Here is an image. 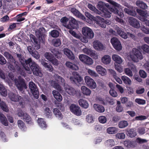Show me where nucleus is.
<instances>
[{"label": "nucleus", "mask_w": 149, "mask_h": 149, "mask_svg": "<svg viewBox=\"0 0 149 149\" xmlns=\"http://www.w3.org/2000/svg\"><path fill=\"white\" fill-rule=\"evenodd\" d=\"M105 102H106V104H109L110 105H113L114 104L113 98L112 97H107L105 98Z\"/></svg>", "instance_id": "49"}, {"label": "nucleus", "mask_w": 149, "mask_h": 149, "mask_svg": "<svg viewBox=\"0 0 149 149\" xmlns=\"http://www.w3.org/2000/svg\"><path fill=\"white\" fill-rule=\"evenodd\" d=\"M52 94L54 97L58 102H61L62 100V97L60 93L56 90L52 91Z\"/></svg>", "instance_id": "24"}, {"label": "nucleus", "mask_w": 149, "mask_h": 149, "mask_svg": "<svg viewBox=\"0 0 149 149\" xmlns=\"http://www.w3.org/2000/svg\"><path fill=\"white\" fill-rule=\"evenodd\" d=\"M45 114L48 118H50L51 117L52 113L49 108H46L45 110Z\"/></svg>", "instance_id": "52"}, {"label": "nucleus", "mask_w": 149, "mask_h": 149, "mask_svg": "<svg viewBox=\"0 0 149 149\" xmlns=\"http://www.w3.org/2000/svg\"><path fill=\"white\" fill-rule=\"evenodd\" d=\"M64 53L70 59L74 60L75 58L74 54L71 51L67 48L64 49Z\"/></svg>", "instance_id": "21"}, {"label": "nucleus", "mask_w": 149, "mask_h": 149, "mask_svg": "<svg viewBox=\"0 0 149 149\" xmlns=\"http://www.w3.org/2000/svg\"><path fill=\"white\" fill-rule=\"evenodd\" d=\"M93 63V60L92 58L88 56L86 58L84 63L88 65H92Z\"/></svg>", "instance_id": "56"}, {"label": "nucleus", "mask_w": 149, "mask_h": 149, "mask_svg": "<svg viewBox=\"0 0 149 149\" xmlns=\"http://www.w3.org/2000/svg\"><path fill=\"white\" fill-rule=\"evenodd\" d=\"M86 120L88 123H92L93 121L92 115L91 114H88L86 117Z\"/></svg>", "instance_id": "61"}, {"label": "nucleus", "mask_w": 149, "mask_h": 149, "mask_svg": "<svg viewBox=\"0 0 149 149\" xmlns=\"http://www.w3.org/2000/svg\"><path fill=\"white\" fill-rule=\"evenodd\" d=\"M64 89L65 92L70 96H73L77 93L76 91L73 87L67 84L64 85Z\"/></svg>", "instance_id": "12"}, {"label": "nucleus", "mask_w": 149, "mask_h": 149, "mask_svg": "<svg viewBox=\"0 0 149 149\" xmlns=\"http://www.w3.org/2000/svg\"><path fill=\"white\" fill-rule=\"evenodd\" d=\"M14 81L16 86L20 91H22L23 88H26L27 86L24 80L21 76H19L18 79H15Z\"/></svg>", "instance_id": "3"}, {"label": "nucleus", "mask_w": 149, "mask_h": 149, "mask_svg": "<svg viewBox=\"0 0 149 149\" xmlns=\"http://www.w3.org/2000/svg\"><path fill=\"white\" fill-rule=\"evenodd\" d=\"M70 11L73 14L77 17L79 18L84 20L86 18L85 16L75 8H71Z\"/></svg>", "instance_id": "16"}, {"label": "nucleus", "mask_w": 149, "mask_h": 149, "mask_svg": "<svg viewBox=\"0 0 149 149\" xmlns=\"http://www.w3.org/2000/svg\"><path fill=\"white\" fill-rule=\"evenodd\" d=\"M0 120L1 123L4 126H8V123L7 118L2 113H0Z\"/></svg>", "instance_id": "25"}, {"label": "nucleus", "mask_w": 149, "mask_h": 149, "mask_svg": "<svg viewBox=\"0 0 149 149\" xmlns=\"http://www.w3.org/2000/svg\"><path fill=\"white\" fill-rule=\"evenodd\" d=\"M17 125L19 127L22 131H25L27 129L24 123L21 120H19L17 121Z\"/></svg>", "instance_id": "26"}, {"label": "nucleus", "mask_w": 149, "mask_h": 149, "mask_svg": "<svg viewBox=\"0 0 149 149\" xmlns=\"http://www.w3.org/2000/svg\"><path fill=\"white\" fill-rule=\"evenodd\" d=\"M9 97L12 101L17 102L18 101V99H21V96L12 93L10 95Z\"/></svg>", "instance_id": "30"}, {"label": "nucleus", "mask_w": 149, "mask_h": 149, "mask_svg": "<svg viewBox=\"0 0 149 149\" xmlns=\"http://www.w3.org/2000/svg\"><path fill=\"white\" fill-rule=\"evenodd\" d=\"M136 102L139 104H144L146 103V101L139 98H136L135 100Z\"/></svg>", "instance_id": "59"}, {"label": "nucleus", "mask_w": 149, "mask_h": 149, "mask_svg": "<svg viewBox=\"0 0 149 149\" xmlns=\"http://www.w3.org/2000/svg\"><path fill=\"white\" fill-rule=\"evenodd\" d=\"M84 80L87 86L90 88L95 89L96 87L95 82L89 76H86L85 77Z\"/></svg>", "instance_id": "10"}, {"label": "nucleus", "mask_w": 149, "mask_h": 149, "mask_svg": "<svg viewBox=\"0 0 149 149\" xmlns=\"http://www.w3.org/2000/svg\"><path fill=\"white\" fill-rule=\"evenodd\" d=\"M42 64L45 68H47V70L50 72H52L53 70V68L50 64H48L44 61L41 62Z\"/></svg>", "instance_id": "40"}, {"label": "nucleus", "mask_w": 149, "mask_h": 149, "mask_svg": "<svg viewBox=\"0 0 149 149\" xmlns=\"http://www.w3.org/2000/svg\"><path fill=\"white\" fill-rule=\"evenodd\" d=\"M124 71L125 74L130 77H131L133 76L132 71L129 68H125L124 70Z\"/></svg>", "instance_id": "55"}, {"label": "nucleus", "mask_w": 149, "mask_h": 149, "mask_svg": "<svg viewBox=\"0 0 149 149\" xmlns=\"http://www.w3.org/2000/svg\"><path fill=\"white\" fill-rule=\"evenodd\" d=\"M110 42L114 48L116 50L120 51L122 49L120 41L116 38L113 37L111 39Z\"/></svg>", "instance_id": "8"}, {"label": "nucleus", "mask_w": 149, "mask_h": 149, "mask_svg": "<svg viewBox=\"0 0 149 149\" xmlns=\"http://www.w3.org/2000/svg\"><path fill=\"white\" fill-rule=\"evenodd\" d=\"M81 89L83 93L86 95H90L91 93V90L85 86H82Z\"/></svg>", "instance_id": "34"}, {"label": "nucleus", "mask_w": 149, "mask_h": 149, "mask_svg": "<svg viewBox=\"0 0 149 149\" xmlns=\"http://www.w3.org/2000/svg\"><path fill=\"white\" fill-rule=\"evenodd\" d=\"M126 133L127 136L131 138L135 137L136 134V131L133 129L127 130L126 131Z\"/></svg>", "instance_id": "32"}, {"label": "nucleus", "mask_w": 149, "mask_h": 149, "mask_svg": "<svg viewBox=\"0 0 149 149\" xmlns=\"http://www.w3.org/2000/svg\"><path fill=\"white\" fill-rule=\"evenodd\" d=\"M94 48L97 50L102 51L104 49V46L102 43L98 40H96L93 42Z\"/></svg>", "instance_id": "19"}, {"label": "nucleus", "mask_w": 149, "mask_h": 149, "mask_svg": "<svg viewBox=\"0 0 149 149\" xmlns=\"http://www.w3.org/2000/svg\"><path fill=\"white\" fill-rule=\"evenodd\" d=\"M111 58L110 56L108 55H105L101 58L102 62L105 64H108L111 62Z\"/></svg>", "instance_id": "29"}, {"label": "nucleus", "mask_w": 149, "mask_h": 149, "mask_svg": "<svg viewBox=\"0 0 149 149\" xmlns=\"http://www.w3.org/2000/svg\"><path fill=\"white\" fill-rule=\"evenodd\" d=\"M118 131V129L114 127H111L107 129V132L109 134H113L116 133Z\"/></svg>", "instance_id": "44"}, {"label": "nucleus", "mask_w": 149, "mask_h": 149, "mask_svg": "<svg viewBox=\"0 0 149 149\" xmlns=\"http://www.w3.org/2000/svg\"><path fill=\"white\" fill-rule=\"evenodd\" d=\"M129 21L131 26L135 28H139L140 27V24L138 21L135 18L130 17L129 19Z\"/></svg>", "instance_id": "18"}, {"label": "nucleus", "mask_w": 149, "mask_h": 149, "mask_svg": "<svg viewBox=\"0 0 149 149\" xmlns=\"http://www.w3.org/2000/svg\"><path fill=\"white\" fill-rule=\"evenodd\" d=\"M52 44L54 46L58 47L61 45V40L59 38L53 39L52 40Z\"/></svg>", "instance_id": "39"}, {"label": "nucleus", "mask_w": 149, "mask_h": 149, "mask_svg": "<svg viewBox=\"0 0 149 149\" xmlns=\"http://www.w3.org/2000/svg\"><path fill=\"white\" fill-rule=\"evenodd\" d=\"M38 122L40 127L42 128H45L47 127V125L44 119L39 118L38 120Z\"/></svg>", "instance_id": "35"}, {"label": "nucleus", "mask_w": 149, "mask_h": 149, "mask_svg": "<svg viewBox=\"0 0 149 149\" xmlns=\"http://www.w3.org/2000/svg\"><path fill=\"white\" fill-rule=\"evenodd\" d=\"M111 3L112 6L110 5L109 3H105L104 6L105 8V10L107 11L108 12L110 13V15L111 13H113V11H116V7L118 8L119 6V4L113 1H111Z\"/></svg>", "instance_id": "5"}, {"label": "nucleus", "mask_w": 149, "mask_h": 149, "mask_svg": "<svg viewBox=\"0 0 149 149\" xmlns=\"http://www.w3.org/2000/svg\"><path fill=\"white\" fill-rule=\"evenodd\" d=\"M0 107L3 111L6 112H8L9 109L8 107L5 102L3 101L0 102Z\"/></svg>", "instance_id": "43"}, {"label": "nucleus", "mask_w": 149, "mask_h": 149, "mask_svg": "<svg viewBox=\"0 0 149 149\" xmlns=\"http://www.w3.org/2000/svg\"><path fill=\"white\" fill-rule=\"evenodd\" d=\"M96 70L97 72L102 76L106 74L107 71L104 68L100 65H97L96 67Z\"/></svg>", "instance_id": "23"}, {"label": "nucleus", "mask_w": 149, "mask_h": 149, "mask_svg": "<svg viewBox=\"0 0 149 149\" xmlns=\"http://www.w3.org/2000/svg\"><path fill=\"white\" fill-rule=\"evenodd\" d=\"M136 11L142 17V19H140L141 21H145L147 14L146 11L142 10L140 9H137Z\"/></svg>", "instance_id": "22"}, {"label": "nucleus", "mask_w": 149, "mask_h": 149, "mask_svg": "<svg viewBox=\"0 0 149 149\" xmlns=\"http://www.w3.org/2000/svg\"><path fill=\"white\" fill-rule=\"evenodd\" d=\"M45 56L47 59L50 61L54 57L53 55L50 53L46 52L45 54Z\"/></svg>", "instance_id": "51"}, {"label": "nucleus", "mask_w": 149, "mask_h": 149, "mask_svg": "<svg viewBox=\"0 0 149 149\" xmlns=\"http://www.w3.org/2000/svg\"><path fill=\"white\" fill-rule=\"evenodd\" d=\"M128 125L127 122L125 120L120 121L118 124L119 127L120 128H123L127 127Z\"/></svg>", "instance_id": "46"}, {"label": "nucleus", "mask_w": 149, "mask_h": 149, "mask_svg": "<svg viewBox=\"0 0 149 149\" xmlns=\"http://www.w3.org/2000/svg\"><path fill=\"white\" fill-rule=\"evenodd\" d=\"M65 64L67 67L73 70H77L79 69V68L77 66L70 62L67 61Z\"/></svg>", "instance_id": "37"}, {"label": "nucleus", "mask_w": 149, "mask_h": 149, "mask_svg": "<svg viewBox=\"0 0 149 149\" xmlns=\"http://www.w3.org/2000/svg\"><path fill=\"white\" fill-rule=\"evenodd\" d=\"M70 109L71 112L77 116H80L81 114V109L77 105L72 104L70 107Z\"/></svg>", "instance_id": "9"}, {"label": "nucleus", "mask_w": 149, "mask_h": 149, "mask_svg": "<svg viewBox=\"0 0 149 149\" xmlns=\"http://www.w3.org/2000/svg\"><path fill=\"white\" fill-rule=\"evenodd\" d=\"M33 47H32L31 46H29L27 47V49L33 56L36 59H38L40 58L39 54L36 51V49H35L34 45H33Z\"/></svg>", "instance_id": "14"}, {"label": "nucleus", "mask_w": 149, "mask_h": 149, "mask_svg": "<svg viewBox=\"0 0 149 149\" xmlns=\"http://www.w3.org/2000/svg\"><path fill=\"white\" fill-rule=\"evenodd\" d=\"M50 35L53 38H56L59 36V32L57 30H54L51 31Z\"/></svg>", "instance_id": "50"}, {"label": "nucleus", "mask_w": 149, "mask_h": 149, "mask_svg": "<svg viewBox=\"0 0 149 149\" xmlns=\"http://www.w3.org/2000/svg\"><path fill=\"white\" fill-rule=\"evenodd\" d=\"M141 48L144 52L149 53V46L147 44H144L141 46Z\"/></svg>", "instance_id": "54"}, {"label": "nucleus", "mask_w": 149, "mask_h": 149, "mask_svg": "<svg viewBox=\"0 0 149 149\" xmlns=\"http://www.w3.org/2000/svg\"><path fill=\"white\" fill-rule=\"evenodd\" d=\"M30 37L31 41L34 43L35 49L37 50L39 49L40 47V42H38V40L32 34L30 35Z\"/></svg>", "instance_id": "15"}, {"label": "nucleus", "mask_w": 149, "mask_h": 149, "mask_svg": "<svg viewBox=\"0 0 149 149\" xmlns=\"http://www.w3.org/2000/svg\"><path fill=\"white\" fill-rule=\"evenodd\" d=\"M23 119L24 121L26 122L27 123L31 124L33 123L31 117L26 113H24V115L23 117Z\"/></svg>", "instance_id": "28"}, {"label": "nucleus", "mask_w": 149, "mask_h": 149, "mask_svg": "<svg viewBox=\"0 0 149 149\" xmlns=\"http://www.w3.org/2000/svg\"><path fill=\"white\" fill-rule=\"evenodd\" d=\"M16 54L17 57L26 70L29 71L31 69L34 74L40 77L42 76V74L41 72V69L35 62L32 61L31 58H29L26 60L21 54Z\"/></svg>", "instance_id": "1"}, {"label": "nucleus", "mask_w": 149, "mask_h": 149, "mask_svg": "<svg viewBox=\"0 0 149 149\" xmlns=\"http://www.w3.org/2000/svg\"><path fill=\"white\" fill-rule=\"evenodd\" d=\"M116 137L119 139H124L125 138V134L123 133H118L116 135Z\"/></svg>", "instance_id": "58"}, {"label": "nucleus", "mask_w": 149, "mask_h": 149, "mask_svg": "<svg viewBox=\"0 0 149 149\" xmlns=\"http://www.w3.org/2000/svg\"><path fill=\"white\" fill-rule=\"evenodd\" d=\"M121 79L123 82L126 85H130L132 83L131 79L126 76H123L121 77Z\"/></svg>", "instance_id": "42"}, {"label": "nucleus", "mask_w": 149, "mask_h": 149, "mask_svg": "<svg viewBox=\"0 0 149 149\" xmlns=\"http://www.w3.org/2000/svg\"><path fill=\"white\" fill-rule=\"evenodd\" d=\"M105 3L102 2H99L97 5V8L101 11V12L97 11L96 12L103 17L106 18H109L111 17V15L109 13L105 10L104 6Z\"/></svg>", "instance_id": "2"}, {"label": "nucleus", "mask_w": 149, "mask_h": 149, "mask_svg": "<svg viewBox=\"0 0 149 149\" xmlns=\"http://www.w3.org/2000/svg\"><path fill=\"white\" fill-rule=\"evenodd\" d=\"M6 63V61L4 57L0 54V64L1 65H4Z\"/></svg>", "instance_id": "60"}, {"label": "nucleus", "mask_w": 149, "mask_h": 149, "mask_svg": "<svg viewBox=\"0 0 149 149\" xmlns=\"http://www.w3.org/2000/svg\"><path fill=\"white\" fill-rule=\"evenodd\" d=\"M79 103L81 107L85 109L88 107L89 104L86 100L82 99H80L79 101Z\"/></svg>", "instance_id": "33"}, {"label": "nucleus", "mask_w": 149, "mask_h": 149, "mask_svg": "<svg viewBox=\"0 0 149 149\" xmlns=\"http://www.w3.org/2000/svg\"><path fill=\"white\" fill-rule=\"evenodd\" d=\"M87 56L86 55L81 54L79 56V58L81 61L84 63Z\"/></svg>", "instance_id": "63"}, {"label": "nucleus", "mask_w": 149, "mask_h": 149, "mask_svg": "<svg viewBox=\"0 0 149 149\" xmlns=\"http://www.w3.org/2000/svg\"><path fill=\"white\" fill-rule=\"evenodd\" d=\"M50 51L56 57L60 54L59 49H58L54 48H51L50 49Z\"/></svg>", "instance_id": "48"}, {"label": "nucleus", "mask_w": 149, "mask_h": 149, "mask_svg": "<svg viewBox=\"0 0 149 149\" xmlns=\"http://www.w3.org/2000/svg\"><path fill=\"white\" fill-rule=\"evenodd\" d=\"M99 122L102 123H105L107 121V118L104 116H100L98 118Z\"/></svg>", "instance_id": "57"}, {"label": "nucleus", "mask_w": 149, "mask_h": 149, "mask_svg": "<svg viewBox=\"0 0 149 149\" xmlns=\"http://www.w3.org/2000/svg\"><path fill=\"white\" fill-rule=\"evenodd\" d=\"M14 61L10 64L9 67L10 69L12 70L17 71L19 73L22 74L23 69L22 65L17 61L15 60Z\"/></svg>", "instance_id": "4"}, {"label": "nucleus", "mask_w": 149, "mask_h": 149, "mask_svg": "<svg viewBox=\"0 0 149 149\" xmlns=\"http://www.w3.org/2000/svg\"><path fill=\"white\" fill-rule=\"evenodd\" d=\"M82 33L86 38L92 39L94 36V33L92 30L89 27H85L82 28Z\"/></svg>", "instance_id": "7"}, {"label": "nucleus", "mask_w": 149, "mask_h": 149, "mask_svg": "<svg viewBox=\"0 0 149 149\" xmlns=\"http://www.w3.org/2000/svg\"><path fill=\"white\" fill-rule=\"evenodd\" d=\"M97 18H96L95 21H96V23L97 24L100 26L102 28H105L106 25L104 21V19L102 18L99 16H97Z\"/></svg>", "instance_id": "20"}, {"label": "nucleus", "mask_w": 149, "mask_h": 149, "mask_svg": "<svg viewBox=\"0 0 149 149\" xmlns=\"http://www.w3.org/2000/svg\"><path fill=\"white\" fill-rule=\"evenodd\" d=\"M72 74L74 76V77H71L70 78V81L72 83L76 84L77 83L81 81L82 78L77 72H73L72 73Z\"/></svg>", "instance_id": "13"}, {"label": "nucleus", "mask_w": 149, "mask_h": 149, "mask_svg": "<svg viewBox=\"0 0 149 149\" xmlns=\"http://www.w3.org/2000/svg\"><path fill=\"white\" fill-rule=\"evenodd\" d=\"M85 14L86 17L88 18L90 20L92 21H95L96 18L95 17L92 15L90 13L88 12H85Z\"/></svg>", "instance_id": "53"}, {"label": "nucleus", "mask_w": 149, "mask_h": 149, "mask_svg": "<svg viewBox=\"0 0 149 149\" xmlns=\"http://www.w3.org/2000/svg\"><path fill=\"white\" fill-rule=\"evenodd\" d=\"M109 93L110 95L113 97H116L117 96V93L114 90L110 89Z\"/></svg>", "instance_id": "64"}, {"label": "nucleus", "mask_w": 149, "mask_h": 149, "mask_svg": "<svg viewBox=\"0 0 149 149\" xmlns=\"http://www.w3.org/2000/svg\"><path fill=\"white\" fill-rule=\"evenodd\" d=\"M78 26L77 23L76 19L72 18L69 21V24L67 25V27L70 29H76Z\"/></svg>", "instance_id": "17"}, {"label": "nucleus", "mask_w": 149, "mask_h": 149, "mask_svg": "<svg viewBox=\"0 0 149 149\" xmlns=\"http://www.w3.org/2000/svg\"><path fill=\"white\" fill-rule=\"evenodd\" d=\"M29 88L31 92L34 97L38 99L39 97V92L37 86L33 82L29 83Z\"/></svg>", "instance_id": "6"}, {"label": "nucleus", "mask_w": 149, "mask_h": 149, "mask_svg": "<svg viewBox=\"0 0 149 149\" xmlns=\"http://www.w3.org/2000/svg\"><path fill=\"white\" fill-rule=\"evenodd\" d=\"M117 7H116V12L113 11V13H114L115 14H117L119 15L120 17H124V14L123 12H120L118 9Z\"/></svg>", "instance_id": "62"}, {"label": "nucleus", "mask_w": 149, "mask_h": 149, "mask_svg": "<svg viewBox=\"0 0 149 149\" xmlns=\"http://www.w3.org/2000/svg\"><path fill=\"white\" fill-rule=\"evenodd\" d=\"M0 93L3 96L6 97L7 95V92L6 88L4 86L0 84Z\"/></svg>", "instance_id": "38"}, {"label": "nucleus", "mask_w": 149, "mask_h": 149, "mask_svg": "<svg viewBox=\"0 0 149 149\" xmlns=\"http://www.w3.org/2000/svg\"><path fill=\"white\" fill-rule=\"evenodd\" d=\"M113 60L116 62V63L120 64L123 62L121 58L119 56L116 54H113L112 55Z\"/></svg>", "instance_id": "31"}, {"label": "nucleus", "mask_w": 149, "mask_h": 149, "mask_svg": "<svg viewBox=\"0 0 149 149\" xmlns=\"http://www.w3.org/2000/svg\"><path fill=\"white\" fill-rule=\"evenodd\" d=\"M53 113L54 115L58 118L61 119L63 118V116L61 112L57 108H54L53 109Z\"/></svg>", "instance_id": "41"}, {"label": "nucleus", "mask_w": 149, "mask_h": 149, "mask_svg": "<svg viewBox=\"0 0 149 149\" xmlns=\"http://www.w3.org/2000/svg\"><path fill=\"white\" fill-rule=\"evenodd\" d=\"M54 78L55 80L58 81V83L64 85L65 84V79L58 75L57 74H55L54 76Z\"/></svg>", "instance_id": "36"}, {"label": "nucleus", "mask_w": 149, "mask_h": 149, "mask_svg": "<svg viewBox=\"0 0 149 149\" xmlns=\"http://www.w3.org/2000/svg\"><path fill=\"white\" fill-rule=\"evenodd\" d=\"M54 104L56 106L58 109L61 110V111L64 110V107L63 105L61 103L56 100L54 101Z\"/></svg>", "instance_id": "47"}, {"label": "nucleus", "mask_w": 149, "mask_h": 149, "mask_svg": "<svg viewBox=\"0 0 149 149\" xmlns=\"http://www.w3.org/2000/svg\"><path fill=\"white\" fill-rule=\"evenodd\" d=\"M94 108L96 111L99 113H103L105 111L104 108L102 105L95 104L94 105Z\"/></svg>", "instance_id": "27"}, {"label": "nucleus", "mask_w": 149, "mask_h": 149, "mask_svg": "<svg viewBox=\"0 0 149 149\" xmlns=\"http://www.w3.org/2000/svg\"><path fill=\"white\" fill-rule=\"evenodd\" d=\"M136 4L137 6L143 9H145L147 7L146 4L142 1H137L136 2Z\"/></svg>", "instance_id": "45"}, {"label": "nucleus", "mask_w": 149, "mask_h": 149, "mask_svg": "<svg viewBox=\"0 0 149 149\" xmlns=\"http://www.w3.org/2000/svg\"><path fill=\"white\" fill-rule=\"evenodd\" d=\"M131 58H136L140 59L143 58V55L141 52L138 49L134 48L132 49L130 55Z\"/></svg>", "instance_id": "11"}]
</instances>
